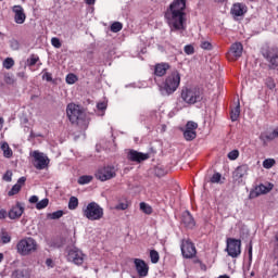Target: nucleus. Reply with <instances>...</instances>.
Wrapping results in <instances>:
<instances>
[{"label":"nucleus","mask_w":278,"mask_h":278,"mask_svg":"<svg viewBox=\"0 0 278 278\" xmlns=\"http://www.w3.org/2000/svg\"><path fill=\"white\" fill-rule=\"evenodd\" d=\"M84 252L77 248L71 249L67 254L68 262H73L76 266H81V264H84Z\"/></svg>","instance_id":"nucleus-14"},{"label":"nucleus","mask_w":278,"mask_h":278,"mask_svg":"<svg viewBox=\"0 0 278 278\" xmlns=\"http://www.w3.org/2000/svg\"><path fill=\"white\" fill-rule=\"evenodd\" d=\"M127 207H129V204H127V202H121L115 206V210H122L125 211L127 210Z\"/></svg>","instance_id":"nucleus-47"},{"label":"nucleus","mask_w":278,"mask_h":278,"mask_svg":"<svg viewBox=\"0 0 278 278\" xmlns=\"http://www.w3.org/2000/svg\"><path fill=\"white\" fill-rule=\"evenodd\" d=\"M8 218V211L5 208L0 210V220Z\"/></svg>","instance_id":"nucleus-52"},{"label":"nucleus","mask_w":278,"mask_h":278,"mask_svg":"<svg viewBox=\"0 0 278 278\" xmlns=\"http://www.w3.org/2000/svg\"><path fill=\"white\" fill-rule=\"evenodd\" d=\"M4 123H5V119H3V117L0 116V131L3 129Z\"/></svg>","instance_id":"nucleus-58"},{"label":"nucleus","mask_w":278,"mask_h":278,"mask_svg":"<svg viewBox=\"0 0 278 278\" xmlns=\"http://www.w3.org/2000/svg\"><path fill=\"white\" fill-rule=\"evenodd\" d=\"M23 277H24V275H23V271H21V270H14L12 273V278H23Z\"/></svg>","instance_id":"nucleus-51"},{"label":"nucleus","mask_w":278,"mask_h":278,"mask_svg":"<svg viewBox=\"0 0 278 278\" xmlns=\"http://www.w3.org/2000/svg\"><path fill=\"white\" fill-rule=\"evenodd\" d=\"M275 254L278 255V243H277V245L275 248Z\"/></svg>","instance_id":"nucleus-63"},{"label":"nucleus","mask_w":278,"mask_h":278,"mask_svg":"<svg viewBox=\"0 0 278 278\" xmlns=\"http://www.w3.org/2000/svg\"><path fill=\"white\" fill-rule=\"evenodd\" d=\"M271 242H278V227H276L274 230V239L271 240Z\"/></svg>","instance_id":"nucleus-54"},{"label":"nucleus","mask_w":278,"mask_h":278,"mask_svg":"<svg viewBox=\"0 0 278 278\" xmlns=\"http://www.w3.org/2000/svg\"><path fill=\"white\" fill-rule=\"evenodd\" d=\"M203 89L199 87L185 86L180 90V99L187 105H195V103H201L203 101Z\"/></svg>","instance_id":"nucleus-3"},{"label":"nucleus","mask_w":278,"mask_h":278,"mask_svg":"<svg viewBox=\"0 0 278 278\" xmlns=\"http://www.w3.org/2000/svg\"><path fill=\"white\" fill-rule=\"evenodd\" d=\"M172 31L186 29V0H173L164 13Z\"/></svg>","instance_id":"nucleus-1"},{"label":"nucleus","mask_w":278,"mask_h":278,"mask_svg":"<svg viewBox=\"0 0 278 278\" xmlns=\"http://www.w3.org/2000/svg\"><path fill=\"white\" fill-rule=\"evenodd\" d=\"M116 177V168L114 166H105L98 169L96 173V178L100 181H110Z\"/></svg>","instance_id":"nucleus-9"},{"label":"nucleus","mask_w":278,"mask_h":278,"mask_svg":"<svg viewBox=\"0 0 278 278\" xmlns=\"http://www.w3.org/2000/svg\"><path fill=\"white\" fill-rule=\"evenodd\" d=\"M238 157H240V151L238 150H232L228 153V159L230 160H238Z\"/></svg>","instance_id":"nucleus-39"},{"label":"nucleus","mask_w":278,"mask_h":278,"mask_svg":"<svg viewBox=\"0 0 278 278\" xmlns=\"http://www.w3.org/2000/svg\"><path fill=\"white\" fill-rule=\"evenodd\" d=\"M264 84H265L266 88H268V90H275V88H277V84L275 83V78H273L270 76L265 78Z\"/></svg>","instance_id":"nucleus-27"},{"label":"nucleus","mask_w":278,"mask_h":278,"mask_svg":"<svg viewBox=\"0 0 278 278\" xmlns=\"http://www.w3.org/2000/svg\"><path fill=\"white\" fill-rule=\"evenodd\" d=\"M96 2H97V0H85V3L87 5H94Z\"/></svg>","instance_id":"nucleus-57"},{"label":"nucleus","mask_w":278,"mask_h":278,"mask_svg":"<svg viewBox=\"0 0 278 278\" xmlns=\"http://www.w3.org/2000/svg\"><path fill=\"white\" fill-rule=\"evenodd\" d=\"M247 4L237 2L232 5L230 13L232 14V16H244V14H247Z\"/></svg>","instance_id":"nucleus-20"},{"label":"nucleus","mask_w":278,"mask_h":278,"mask_svg":"<svg viewBox=\"0 0 278 278\" xmlns=\"http://www.w3.org/2000/svg\"><path fill=\"white\" fill-rule=\"evenodd\" d=\"M121 29H123V23H121V22H114L111 25V31H113V34H118V31H121Z\"/></svg>","instance_id":"nucleus-34"},{"label":"nucleus","mask_w":278,"mask_h":278,"mask_svg":"<svg viewBox=\"0 0 278 278\" xmlns=\"http://www.w3.org/2000/svg\"><path fill=\"white\" fill-rule=\"evenodd\" d=\"M140 210H141V212H143V214H148V215L153 214V207H151V205H149L144 202L140 203Z\"/></svg>","instance_id":"nucleus-29"},{"label":"nucleus","mask_w":278,"mask_h":278,"mask_svg":"<svg viewBox=\"0 0 278 278\" xmlns=\"http://www.w3.org/2000/svg\"><path fill=\"white\" fill-rule=\"evenodd\" d=\"M155 174L157 175V177H162L164 176V170H162V168H156Z\"/></svg>","instance_id":"nucleus-56"},{"label":"nucleus","mask_w":278,"mask_h":278,"mask_svg":"<svg viewBox=\"0 0 278 278\" xmlns=\"http://www.w3.org/2000/svg\"><path fill=\"white\" fill-rule=\"evenodd\" d=\"M40 61V58L36 54H31L30 58L27 60L28 66H36L38 62Z\"/></svg>","instance_id":"nucleus-35"},{"label":"nucleus","mask_w":278,"mask_h":278,"mask_svg":"<svg viewBox=\"0 0 278 278\" xmlns=\"http://www.w3.org/2000/svg\"><path fill=\"white\" fill-rule=\"evenodd\" d=\"M267 140H274V138H278V128L274 129L270 136H266Z\"/></svg>","instance_id":"nucleus-48"},{"label":"nucleus","mask_w":278,"mask_h":278,"mask_svg":"<svg viewBox=\"0 0 278 278\" xmlns=\"http://www.w3.org/2000/svg\"><path fill=\"white\" fill-rule=\"evenodd\" d=\"M200 266H201V269H202V270H206V268H207V267L205 266V264H203V262L200 263Z\"/></svg>","instance_id":"nucleus-60"},{"label":"nucleus","mask_w":278,"mask_h":278,"mask_svg":"<svg viewBox=\"0 0 278 278\" xmlns=\"http://www.w3.org/2000/svg\"><path fill=\"white\" fill-rule=\"evenodd\" d=\"M1 150L3 151L4 157L10 159V157H12V155L14 154V153L12 152V148H10V144H8V142H3V143L1 144Z\"/></svg>","instance_id":"nucleus-26"},{"label":"nucleus","mask_w":278,"mask_h":278,"mask_svg":"<svg viewBox=\"0 0 278 278\" xmlns=\"http://www.w3.org/2000/svg\"><path fill=\"white\" fill-rule=\"evenodd\" d=\"M17 77H25V73H18Z\"/></svg>","instance_id":"nucleus-62"},{"label":"nucleus","mask_w":278,"mask_h":278,"mask_svg":"<svg viewBox=\"0 0 278 278\" xmlns=\"http://www.w3.org/2000/svg\"><path fill=\"white\" fill-rule=\"evenodd\" d=\"M1 241H2V244H8L9 242L12 241V237H10L8 232H4L2 233Z\"/></svg>","instance_id":"nucleus-44"},{"label":"nucleus","mask_w":278,"mask_h":278,"mask_svg":"<svg viewBox=\"0 0 278 278\" xmlns=\"http://www.w3.org/2000/svg\"><path fill=\"white\" fill-rule=\"evenodd\" d=\"M42 79H46V81H53V76L51 73L46 72L42 76Z\"/></svg>","instance_id":"nucleus-49"},{"label":"nucleus","mask_w":278,"mask_h":278,"mask_svg":"<svg viewBox=\"0 0 278 278\" xmlns=\"http://www.w3.org/2000/svg\"><path fill=\"white\" fill-rule=\"evenodd\" d=\"M255 197H260V193H257V192H251L250 193L251 199H255Z\"/></svg>","instance_id":"nucleus-59"},{"label":"nucleus","mask_w":278,"mask_h":278,"mask_svg":"<svg viewBox=\"0 0 278 278\" xmlns=\"http://www.w3.org/2000/svg\"><path fill=\"white\" fill-rule=\"evenodd\" d=\"M135 267L139 277H147L149 275V265L143 260L135 258Z\"/></svg>","instance_id":"nucleus-19"},{"label":"nucleus","mask_w":278,"mask_h":278,"mask_svg":"<svg viewBox=\"0 0 278 278\" xmlns=\"http://www.w3.org/2000/svg\"><path fill=\"white\" fill-rule=\"evenodd\" d=\"M77 81V75L75 74H67L66 76V84L73 85Z\"/></svg>","instance_id":"nucleus-37"},{"label":"nucleus","mask_w":278,"mask_h":278,"mask_svg":"<svg viewBox=\"0 0 278 278\" xmlns=\"http://www.w3.org/2000/svg\"><path fill=\"white\" fill-rule=\"evenodd\" d=\"M242 51H244V47L241 42H235L231 45L229 52L227 53V58L230 62H236L239 58H242Z\"/></svg>","instance_id":"nucleus-13"},{"label":"nucleus","mask_w":278,"mask_h":278,"mask_svg":"<svg viewBox=\"0 0 278 278\" xmlns=\"http://www.w3.org/2000/svg\"><path fill=\"white\" fill-rule=\"evenodd\" d=\"M247 175H249V165L242 164V165H239L233 170L232 179H235V181H242V179H244V177H247Z\"/></svg>","instance_id":"nucleus-17"},{"label":"nucleus","mask_w":278,"mask_h":278,"mask_svg":"<svg viewBox=\"0 0 278 278\" xmlns=\"http://www.w3.org/2000/svg\"><path fill=\"white\" fill-rule=\"evenodd\" d=\"M202 262H201V260H199V258H195L194 261H193V264H201Z\"/></svg>","instance_id":"nucleus-61"},{"label":"nucleus","mask_w":278,"mask_h":278,"mask_svg":"<svg viewBox=\"0 0 278 278\" xmlns=\"http://www.w3.org/2000/svg\"><path fill=\"white\" fill-rule=\"evenodd\" d=\"M275 164H277V161H275V159H265L263 161V168L270 170V168H273V166H275Z\"/></svg>","instance_id":"nucleus-28"},{"label":"nucleus","mask_w":278,"mask_h":278,"mask_svg":"<svg viewBox=\"0 0 278 278\" xmlns=\"http://www.w3.org/2000/svg\"><path fill=\"white\" fill-rule=\"evenodd\" d=\"M248 255H249V260H253V243L250 242L249 248H248Z\"/></svg>","instance_id":"nucleus-50"},{"label":"nucleus","mask_w":278,"mask_h":278,"mask_svg":"<svg viewBox=\"0 0 278 278\" xmlns=\"http://www.w3.org/2000/svg\"><path fill=\"white\" fill-rule=\"evenodd\" d=\"M12 66H14V59L12 58H7L3 61V67L7 68L8 71H10V68H12Z\"/></svg>","instance_id":"nucleus-36"},{"label":"nucleus","mask_w":278,"mask_h":278,"mask_svg":"<svg viewBox=\"0 0 278 278\" xmlns=\"http://www.w3.org/2000/svg\"><path fill=\"white\" fill-rule=\"evenodd\" d=\"M66 116L73 125L78 127H88L86 111L79 104L68 103L66 106Z\"/></svg>","instance_id":"nucleus-2"},{"label":"nucleus","mask_w":278,"mask_h":278,"mask_svg":"<svg viewBox=\"0 0 278 278\" xmlns=\"http://www.w3.org/2000/svg\"><path fill=\"white\" fill-rule=\"evenodd\" d=\"M181 84V74L178 71L172 72L160 86V91L162 94L170 97L174 92H177V88H179Z\"/></svg>","instance_id":"nucleus-4"},{"label":"nucleus","mask_w":278,"mask_h":278,"mask_svg":"<svg viewBox=\"0 0 278 278\" xmlns=\"http://www.w3.org/2000/svg\"><path fill=\"white\" fill-rule=\"evenodd\" d=\"M226 251L230 257H240L242 253V240L228 238Z\"/></svg>","instance_id":"nucleus-7"},{"label":"nucleus","mask_w":278,"mask_h":278,"mask_svg":"<svg viewBox=\"0 0 278 278\" xmlns=\"http://www.w3.org/2000/svg\"><path fill=\"white\" fill-rule=\"evenodd\" d=\"M76 207H79V199L71 197L68 201V210H75Z\"/></svg>","instance_id":"nucleus-30"},{"label":"nucleus","mask_w":278,"mask_h":278,"mask_svg":"<svg viewBox=\"0 0 278 278\" xmlns=\"http://www.w3.org/2000/svg\"><path fill=\"white\" fill-rule=\"evenodd\" d=\"M51 45L54 47V49H61L62 48V42L60 41V38L53 37L51 39Z\"/></svg>","instance_id":"nucleus-38"},{"label":"nucleus","mask_w":278,"mask_h":278,"mask_svg":"<svg viewBox=\"0 0 278 278\" xmlns=\"http://www.w3.org/2000/svg\"><path fill=\"white\" fill-rule=\"evenodd\" d=\"M181 223L187 229H194V226L197 225L194 217H192V214L188 211L182 214Z\"/></svg>","instance_id":"nucleus-22"},{"label":"nucleus","mask_w":278,"mask_h":278,"mask_svg":"<svg viewBox=\"0 0 278 278\" xmlns=\"http://www.w3.org/2000/svg\"><path fill=\"white\" fill-rule=\"evenodd\" d=\"M12 12L14 14V22L17 25H23L25 23L27 15L25 14V10L23 9L22 5H14L12 8Z\"/></svg>","instance_id":"nucleus-16"},{"label":"nucleus","mask_w":278,"mask_h":278,"mask_svg":"<svg viewBox=\"0 0 278 278\" xmlns=\"http://www.w3.org/2000/svg\"><path fill=\"white\" fill-rule=\"evenodd\" d=\"M3 262V253H0V264Z\"/></svg>","instance_id":"nucleus-64"},{"label":"nucleus","mask_w":278,"mask_h":278,"mask_svg":"<svg viewBox=\"0 0 278 278\" xmlns=\"http://www.w3.org/2000/svg\"><path fill=\"white\" fill-rule=\"evenodd\" d=\"M34 157V166L37 168V170H45L49 166V157L45 155L42 152L34 151L33 152Z\"/></svg>","instance_id":"nucleus-10"},{"label":"nucleus","mask_w":278,"mask_h":278,"mask_svg":"<svg viewBox=\"0 0 278 278\" xmlns=\"http://www.w3.org/2000/svg\"><path fill=\"white\" fill-rule=\"evenodd\" d=\"M97 109L100 112H105V110H108V102H98Z\"/></svg>","instance_id":"nucleus-46"},{"label":"nucleus","mask_w":278,"mask_h":278,"mask_svg":"<svg viewBox=\"0 0 278 278\" xmlns=\"http://www.w3.org/2000/svg\"><path fill=\"white\" fill-rule=\"evenodd\" d=\"M230 118L232 123H236V121L240 118V102H238V104L233 109H231Z\"/></svg>","instance_id":"nucleus-24"},{"label":"nucleus","mask_w":278,"mask_h":278,"mask_svg":"<svg viewBox=\"0 0 278 278\" xmlns=\"http://www.w3.org/2000/svg\"><path fill=\"white\" fill-rule=\"evenodd\" d=\"M128 160L130 162H137V164H140L141 162L149 160V153H142L136 150H130L128 152Z\"/></svg>","instance_id":"nucleus-18"},{"label":"nucleus","mask_w":278,"mask_h":278,"mask_svg":"<svg viewBox=\"0 0 278 278\" xmlns=\"http://www.w3.org/2000/svg\"><path fill=\"white\" fill-rule=\"evenodd\" d=\"M81 212L87 220H101L104 216L103 207L97 202H89L83 207Z\"/></svg>","instance_id":"nucleus-5"},{"label":"nucleus","mask_w":278,"mask_h":278,"mask_svg":"<svg viewBox=\"0 0 278 278\" xmlns=\"http://www.w3.org/2000/svg\"><path fill=\"white\" fill-rule=\"evenodd\" d=\"M63 216H64V211L62 210L47 214L48 220H59V218H62Z\"/></svg>","instance_id":"nucleus-25"},{"label":"nucleus","mask_w":278,"mask_h":278,"mask_svg":"<svg viewBox=\"0 0 278 278\" xmlns=\"http://www.w3.org/2000/svg\"><path fill=\"white\" fill-rule=\"evenodd\" d=\"M265 59L269 63L271 71H278V47L269 48L265 53Z\"/></svg>","instance_id":"nucleus-11"},{"label":"nucleus","mask_w":278,"mask_h":278,"mask_svg":"<svg viewBox=\"0 0 278 278\" xmlns=\"http://www.w3.org/2000/svg\"><path fill=\"white\" fill-rule=\"evenodd\" d=\"M25 181H27V178L25 176L18 178L17 182L8 192V197H14V195L18 194V192H21L23 186H25Z\"/></svg>","instance_id":"nucleus-21"},{"label":"nucleus","mask_w":278,"mask_h":278,"mask_svg":"<svg viewBox=\"0 0 278 278\" xmlns=\"http://www.w3.org/2000/svg\"><path fill=\"white\" fill-rule=\"evenodd\" d=\"M23 214H25V206H23V203L16 202L8 212V217L11 220H18Z\"/></svg>","instance_id":"nucleus-15"},{"label":"nucleus","mask_w":278,"mask_h":278,"mask_svg":"<svg viewBox=\"0 0 278 278\" xmlns=\"http://www.w3.org/2000/svg\"><path fill=\"white\" fill-rule=\"evenodd\" d=\"M200 47L205 51H212V43L210 41H202Z\"/></svg>","instance_id":"nucleus-43"},{"label":"nucleus","mask_w":278,"mask_h":278,"mask_svg":"<svg viewBox=\"0 0 278 278\" xmlns=\"http://www.w3.org/2000/svg\"><path fill=\"white\" fill-rule=\"evenodd\" d=\"M46 265L48 266V268H53V266H55V265L53 264V260H51V258H47V260H46Z\"/></svg>","instance_id":"nucleus-53"},{"label":"nucleus","mask_w":278,"mask_h":278,"mask_svg":"<svg viewBox=\"0 0 278 278\" xmlns=\"http://www.w3.org/2000/svg\"><path fill=\"white\" fill-rule=\"evenodd\" d=\"M4 81L5 84H9L10 86H12V84H14V76L11 74H7L4 75Z\"/></svg>","instance_id":"nucleus-45"},{"label":"nucleus","mask_w":278,"mask_h":278,"mask_svg":"<svg viewBox=\"0 0 278 278\" xmlns=\"http://www.w3.org/2000/svg\"><path fill=\"white\" fill-rule=\"evenodd\" d=\"M170 68V65L168 63H159L154 66V75L155 77H164L166 73H168V70Z\"/></svg>","instance_id":"nucleus-23"},{"label":"nucleus","mask_w":278,"mask_h":278,"mask_svg":"<svg viewBox=\"0 0 278 278\" xmlns=\"http://www.w3.org/2000/svg\"><path fill=\"white\" fill-rule=\"evenodd\" d=\"M16 249L20 255H31V253H36V251H38V243L34 240V238L28 237L22 239L17 243Z\"/></svg>","instance_id":"nucleus-6"},{"label":"nucleus","mask_w":278,"mask_h":278,"mask_svg":"<svg viewBox=\"0 0 278 278\" xmlns=\"http://www.w3.org/2000/svg\"><path fill=\"white\" fill-rule=\"evenodd\" d=\"M184 51L187 55H193L194 47L192 45H187L185 46Z\"/></svg>","instance_id":"nucleus-41"},{"label":"nucleus","mask_w":278,"mask_h":278,"mask_svg":"<svg viewBox=\"0 0 278 278\" xmlns=\"http://www.w3.org/2000/svg\"><path fill=\"white\" fill-rule=\"evenodd\" d=\"M92 181V176L84 175L78 178L79 186H86V184H90Z\"/></svg>","instance_id":"nucleus-32"},{"label":"nucleus","mask_w":278,"mask_h":278,"mask_svg":"<svg viewBox=\"0 0 278 278\" xmlns=\"http://www.w3.org/2000/svg\"><path fill=\"white\" fill-rule=\"evenodd\" d=\"M197 129H199V124H197V122H187L184 130V138L187 140V142H191V140L197 138Z\"/></svg>","instance_id":"nucleus-12"},{"label":"nucleus","mask_w":278,"mask_h":278,"mask_svg":"<svg viewBox=\"0 0 278 278\" xmlns=\"http://www.w3.org/2000/svg\"><path fill=\"white\" fill-rule=\"evenodd\" d=\"M28 201H29V203H36V205H37L38 204V195H31Z\"/></svg>","instance_id":"nucleus-55"},{"label":"nucleus","mask_w":278,"mask_h":278,"mask_svg":"<svg viewBox=\"0 0 278 278\" xmlns=\"http://www.w3.org/2000/svg\"><path fill=\"white\" fill-rule=\"evenodd\" d=\"M180 250L185 260H192V257L197 256V247L190 239L181 240Z\"/></svg>","instance_id":"nucleus-8"},{"label":"nucleus","mask_w":278,"mask_h":278,"mask_svg":"<svg viewBox=\"0 0 278 278\" xmlns=\"http://www.w3.org/2000/svg\"><path fill=\"white\" fill-rule=\"evenodd\" d=\"M49 206V199L45 198L41 201L37 202L36 210H45Z\"/></svg>","instance_id":"nucleus-33"},{"label":"nucleus","mask_w":278,"mask_h":278,"mask_svg":"<svg viewBox=\"0 0 278 278\" xmlns=\"http://www.w3.org/2000/svg\"><path fill=\"white\" fill-rule=\"evenodd\" d=\"M222 177H223V176L220 175V173H215V174L211 177V184H219Z\"/></svg>","instance_id":"nucleus-40"},{"label":"nucleus","mask_w":278,"mask_h":278,"mask_svg":"<svg viewBox=\"0 0 278 278\" xmlns=\"http://www.w3.org/2000/svg\"><path fill=\"white\" fill-rule=\"evenodd\" d=\"M12 170L8 169L2 176L3 181L10 182L12 181Z\"/></svg>","instance_id":"nucleus-42"},{"label":"nucleus","mask_w":278,"mask_h":278,"mask_svg":"<svg viewBox=\"0 0 278 278\" xmlns=\"http://www.w3.org/2000/svg\"><path fill=\"white\" fill-rule=\"evenodd\" d=\"M150 260L152 264H157L160 262V253L156 250H151Z\"/></svg>","instance_id":"nucleus-31"}]
</instances>
